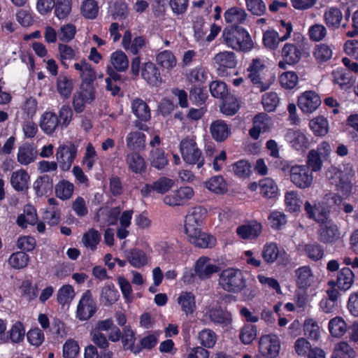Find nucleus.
Listing matches in <instances>:
<instances>
[{"label":"nucleus","instance_id":"nucleus-1","mask_svg":"<svg viewBox=\"0 0 358 358\" xmlns=\"http://www.w3.org/2000/svg\"><path fill=\"white\" fill-rule=\"evenodd\" d=\"M203 220V210L195 208L185 217V230L189 241L195 246L202 248H210L215 244V239L210 235L202 232L201 225Z\"/></svg>","mask_w":358,"mask_h":358},{"label":"nucleus","instance_id":"nucleus-2","mask_svg":"<svg viewBox=\"0 0 358 358\" xmlns=\"http://www.w3.org/2000/svg\"><path fill=\"white\" fill-rule=\"evenodd\" d=\"M277 169L289 177V180L298 188H310L314 182V176L311 170L304 164H292L285 159L274 162Z\"/></svg>","mask_w":358,"mask_h":358},{"label":"nucleus","instance_id":"nucleus-3","mask_svg":"<svg viewBox=\"0 0 358 358\" xmlns=\"http://www.w3.org/2000/svg\"><path fill=\"white\" fill-rule=\"evenodd\" d=\"M222 43L236 51L248 52L253 48V41L248 31L241 26L226 27L222 33Z\"/></svg>","mask_w":358,"mask_h":358},{"label":"nucleus","instance_id":"nucleus-4","mask_svg":"<svg viewBox=\"0 0 358 358\" xmlns=\"http://www.w3.org/2000/svg\"><path fill=\"white\" fill-rule=\"evenodd\" d=\"M304 209L308 217L322 224L320 228V239L323 242H332L334 239L335 231L334 224L329 220V211L324 208L312 206L309 201H306Z\"/></svg>","mask_w":358,"mask_h":358},{"label":"nucleus","instance_id":"nucleus-5","mask_svg":"<svg viewBox=\"0 0 358 358\" xmlns=\"http://www.w3.org/2000/svg\"><path fill=\"white\" fill-rule=\"evenodd\" d=\"M218 285L226 292L238 293L246 287V279L240 269L227 268L220 273Z\"/></svg>","mask_w":358,"mask_h":358},{"label":"nucleus","instance_id":"nucleus-6","mask_svg":"<svg viewBox=\"0 0 358 358\" xmlns=\"http://www.w3.org/2000/svg\"><path fill=\"white\" fill-rule=\"evenodd\" d=\"M265 68L264 61L261 59H253L248 67V78L260 92L267 90L274 80L266 78Z\"/></svg>","mask_w":358,"mask_h":358},{"label":"nucleus","instance_id":"nucleus-7","mask_svg":"<svg viewBox=\"0 0 358 358\" xmlns=\"http://www.w3.org/2000/svg\"><path fill=\"white\" fill-rule=\"evenodd\" d=\"M180 150L183 160L189 164H196L200 169L204 164L201 151L198 148L194 136H187L180 143Z\"/></svg>","mask_w":358,"mask_h":358},{"label":"nucleus","instance_id":"nucleus-8","mask_svg":"<svg viewBox=\"0 0 358 358\" xmlns=\"http://www.w3.org/2000/svg\"><path fill=\"white\" fill-rule=\"evenodd\" d=\"M302 36L298 34L296 43H286L281 49L282 60L278 62L280 69H287V65H294L297 64L301 57V49L299 45V39Z\"/></svg>","mask_w":358,"mask_h":358},{"label":"nucleus","instance_id":"nucleus-9","mask_svg":"<svg viewBox=\"0 0 358 358\" xmlns=\"http://www.w3.org/2000/svg\"><path fill=\"white\" fill-rule=\"evenodd\" d=\"M78 153V146L74 143L60 145L56 151L57 162L63 171L70 170Z\"/></svg>","mask_w":358,"mask_h":358},{"label":"nucleus","instance_id":"nucleus-10","mask_svg":"<svg viewBox=\"0 0 358 358\" xmlns=\"http://www.w3.org/2000/svg\"><path fill=\"white\" fill-rule=\"evenodd\" d=\"M96 311V304L92 293L87 290L81 296L76 310V317L81 321L90 319Z\"/></svg>","mask_w":358,"mask_h":358},{"label":"nucleus","instance_id":"nucleus-11","mask_svg":"<svg viewBox=\"0 0 358 358\" xmlns=\"http://www.w3.org/2000/svg\"><path fill=\"white\" fill-rule=\"evenodd\" d=\"M280 342L275 334L263 335L259 338V350L267 358H275L279 353Z\"/></svg>","mask_w":358,"mask_h":358},{"label":"nucleus","instance_id":"nucleus-12","mask_svg":"<svg viewBox=\"0 0 358 358\" xmlns=\"http://www.w3.org/2000/svg\"><path fill=\"white\" fill-rule=\"evenodd\" d=\"M194 195L192 187L189 186L181 187L172 192L164 198L165 204L170 206H182L192 199Z\"/></svg>","mask_w":358,"mask_h":358},{"label":"nucleus","instance_id":"nucleus-13","mask_svg":"<svg viewBox=\"0 0 358 358\" xmlns=\"http://www.w3.org/2000/svg\"><path fill=\"white\" fill-rule=\"evenodd\" d=\"M95 90L92 85H82L80 91L76 92L73 99V106L76 113L84 110L86 103H91L95 99Z\"/></svg>","mask_w":358,"mask_h":358},{"label":"nucleus","instance_id":"nucleus-14","mask_svg":"<svg viewBox=\"0 0 358 358\" xmlns=\"http://www.w3.org/2000/svg\"><path fill=\"white\" fill-rule=\"evenodd\" d=\"M219 267L208 257H200L195 262L194 273L201 280H206L218 271Z\"/></svg>","mask_w":358,"mask_h":358},{"label":"nucleus","instance_id":"nucleus-15","mask_svg":"<svg viewBox=\"0 0 358 358\" xmlns=\"http://www.w3.org/2000/svg\"><path fill=\"white\" fill-rule=\"evenodd\" d=\"M321 104L320 96L313 91H306L298 98V106L305 113H312Z\"/></svg>","mask_w":358,"mask_h":358},{"label":"nucleus","instance_id":"nucleus-16","mask_svg":"<svg viewBox=\"0 0 358 358\" xmlns=\"http://www.w3.org/2000/svg\"><path fill=\"white\" fill-rule=\"evenodd\" d=\"M248 13L241 7L232 6L227 8L224 13V19L227 24L231 26H239L245 24L248 20Z\"/></svg>","mask_w":358,"mask_h":358},{"label":"nucleus","instance_id":"nucleus-17","mask_svg":"<svg viewBox=\"0 0 358 358\" xmlns=\"http://www.w3.org/2000/svg\"><path fill=\"white\" fill-rule=\"evenodd\" d=\"M122 45L126 51L137 55L145 47V39L143 36H136L133 38L131 32L127 30L122 36Z\"/></svg>","mask_w":358,"mask_h":358},{"label":"nucleus","instance_id":"nucleus-18","mask_svg":"<svg viewBox=\"0 0 358 358\" xmlns=\"http://www.w3.org/2000/svg\"><path fill=\"white\" fill-rule=\"evenodd\" d=\"M214 63L217 66V69L222 73L227 69L235 68L237 64L236 57L234 52L224 50L216 54L213 58Z\"/></svg>","mask_w":358,"mask_h":358},{"label":"nucleus","instance_id":"nucleus-19","mask_svg":"<svg viewBox=\"0 0 358 358\" xmlns=\"http://www.w3.org/2000/svg\"><path fill=\"white\" fill-rule=\"evenodd\" d=\"M285 137L291 146L296 150H303L308 146V139L301 130L289 129Z\"/></svg>","mask_w":358,"mask_h":358},{"label":"nucleus","instance_id":"nucleus-20","mask_svg":"<svg viewBox=\"0 0 358 358\" xmlns=\"http://www.w3.org/2000/svg\"><path fill=\"white\" fill-rule=\"evenodd\" d=\"M59 124L58 116L52 111H45L40 118L39 126L41 130L48 135L52 134Z\"/></svg>","mask_w":358,"mask_h":358},{"label":"nucleus","instance_id":"nucleus-21","mask_svg":"<svg viewBox=\"0 0 358 358\" xmlns=\"http://www.w3.org/2000/svg\"><path fill=\"white\" fill-rule=\"evenodd\" d=\"M74 68L79 72V75L84 84L82 85H92L96 79V71L92 65L85 59H82L79 62L74 64Z\"/></svg>","mask_w":358,"mask_h":358},{"label":"nucleus","instance_id":"nucleus-22","mask_svg":"<svg viewBox=\"0 0 358 358\" xmlns=\"http://www.w3.org/2000/svg\"><path fill=\"white\" fill-rule=\"evenodd\" d=\"M141 76L150 85L158 86L162 83V77L158 68L152 62L144 64Z\"/></svg>","mask_w":358,"mask_h":358},{"label":"nucleus","instance_id":"nucleus-23","mask_svg":"<svg viewBox=\"0 0 358 358\" xmlns=\"http://www.w3.org/2000/svg\"><path fill=\"white\" fill-rule=\"evenodd\" d=\"M37 155L38 152L34 146L25 143L18 148L17 160L20 164L26 166L34 162Z\"/></svg>","mask_w":358,"mask_h":358},{"label":"nucleus","instance_id":"nucleus-24","mask_svg":"<svg viewBox=\"0 0 358 358\" xmlns=\"http://www.w3.org/2000/svg\"><path fill=\"white\" fill-rule=\"evenodd\" d=\"M177 303L186 315L193 314L196 308V298L191 292H182L177 298Z\"/></svg>","mask_w":358,"mask_h":358},{"label":"nucleus","instance_id":"nucleus-25","mask_svg":"<svg viewBox=\"0 0 358 358\" xmlns=\"http://www.w3.org/2000/svg\"><path fill=\"white\" fill-rule=\"evenodd\" d=\"M253 127L250 130V135L254 139H257L260 133L266 131L270 127L271 120L265 113L257 115L253 120Z\"/></svg>","mask_w":358,"mask_h":358},{"label":"nucleus","instance_id":"nucleus-26","mask_svg":"<svg viewBox=\"0 0 358 358\" xmlns=\"http://www.w3.org/2000/svg\"><path fill=\"white\" fill-rule=\"evenodd\" d=\"M126 164L131 172L141 174L145 171L146 164L144 158L138 152H130L126 155Z\"/></svg>","mask_w":358,"mask_h":358},{"label":"nucleus","instance_id":"nucleus-27","mask_svg":"<svg viewBox=\"0 0 358 358\" xmlns=\"http://www.w3.org/2000/svg\"><path fill=\"white\" fill-rule=\"evenodd\" d=\"M210 320L216 324H227L231 320V313L222 309L220 306H212L206 312Z\"/></svg>","mask_w":358,"mask_h":358},{"label":"nucleus","instance_id":"nucleus-28","mask_svg":"<svg viewBox=\"0 0 358 358\" xmlns=\"http://www.w3.org/2000/svg\"><path fill=\"white\" fill-rule=\"evenodd\" d=\"M38 220L35 208L31 205H27L24 208L23 213L17 218V224L22 228H27V226L34 225Z\"/></svg>","mask_w":358,"mask_h":358},{"label":"nucleus","instance_id":"nucleus-29","mask_svg":"<svg viewBox=\"0 0 358 358\" xmlns=\"http://www.w3.org/2000/svg\"><path fill=\"white\" fill-rule=\"evenodd\" d=\"M329 288L327 290V296L323 299L320 303V309L325 313L334 311L336 305V289L334 280L328 282Z\"/></svg>","mask_w":358,"mask_h":358},{"label":"nucleus","instance_id":"nucleus-30","mask_svg":"<svg viewBox=\"0 0 358 358\" xmlns=\"http://www.w3.org/2000/svg\"><path fill=\"white\" fill-rule=\"evenodd\" d=\"M210 130L213 138L220 142L224 141L230 134V128L222 120L213 122Z\"/></svg>","mask_w":358,"mask_h":358},{"label":"nucleus","instance_id":"nucleus-31","mask_svg":"<svg viewBox=\"0 0 358 358\" xmlns=\"http://www.w3.org/2000/svg\"><path fill=\"white\" fill-rule=\"evenodd\" d=\"M132 113L141 121L146 122L151 117L150 110L148 104L141 99H135L131 104Z\"/></svg>","mask_w":358,"mask_h":358},{"label":"nucleus","instance_id":"nucleus-32","mask_svg":"<svg viewBox=\"0 0 358 358\" xmlns=\"http://www.w3.org/2000/svg\"><path fill=\"white\" fill-rule=\"evenodd\" d=\"M110 64L117 71L122 72L129 67V59L127 55L122 50H116L110 54L109 57Z\"/></svg>","mask_w":358,"mask_h":358},{"label":"nucleus","instance_id":"nucleus-33","mask_svg":"<svg viewBox=\"0 0 358 358\" xmlns=\"http://www.w3.org/2000/svg\"><path fill=\"white\" fill-rule=\"evenodd\" d=\"M262 232V225L258 222L243 224L236 229L237 234L243 239H253Z\"/></svg>","mask_w":358,"mask_h":358},{"label":"nucleus","instance_id":"nucleus-34","mask_svg":"<svg viewBox=\"0 0 358 358\" xmlns=\"http://www.w3.org/2000/svg\"><path fill=\"white\" fill-rule=\"evenodd\" d=\"M126 143L129 149L141 151L145 147V135L140 131H131L127 136Z\"/></svg>","mask_w":358,"mask_h":358},{"label":"nucleus","instance_id":"nucleus-35","mask_svg":"<svg viewBox=\"0 0 358 358\" xmlns=\"http://www.w3.org/2000/svg\"><path fill=\"white\" fill-rule=\"evenodd\" d=\"M354 173L352 171V167L351 165L348 164L346 168H345V171L340 174V185L339 188L341 190V196H347L352 190V182L351 178H352Z\"/></svg>","mask_w":358,"mask_h":358},{"label":"nucleus","instance_id":"nucleus-36","mask_svg":"<svg viewBox=\"0 0 358 358\" xmlns=\"http://www.w3.org/2000/svg\"><path fill=\"white\" fill-rule=\"evenodd\" d=\"M73 90V82L70 76L59 75L57 80V91L63 99H68Z\"/></svg>","mask_w":358,"mask_h":358},{"label":"nucleus","instance_id":"nucleus-37","mask_svg":"<svg viewBox=\"0 0 358 358\" xmlns=\"http://www.w3.org/2000/svg\"><path fill=\"white\" fill-rule=\"evenodd\" d=\"M29 176L23 169L18 170L12 173L10 183L13 187L17 191H23L28 188Z\"/></svg>","mask_w":358,"mask_h":358},{"label":"nucleus","instance_id":"nucleus-38","mask_svg":"<svg viewBox=\"0 0 358 358\" xmlns=\"http://www.w3.org/2000/svg\"><path fill=\"white\" fill-rule=\"evenodd\" d=\"M205 187L217 194H224L227 191V184L222 176H215L204 183Z\"/></svg>","mask_w":358,"mask_h":358},{"label":"nucleus","instance_id":"nucleus-39","mask_svg":"<svg viewBox=\"0 0 358 358\" xmlns=\"http://www.w3.org/2000/svg\"><path fill=\"white\" fill-rule=\"evenodd\" d=\"M100 241V233L93 228L86 231L82 237V243L84 247L92 252L96 250Z\"/></svg>","mask_w":358,"mask_h":358},{"label":"nucleus","instance_id":"nucleus-40","mask_svg":"<svg viewBox=\"0 0 358 358\" xmlns=\"http://www.w3.org/2000/svg\"><path fill=\"white\" fill-rule=\"evenodd\" d=\"M127 259L131 266L136 268L143 266L148 262L146 254L137 248L131 249L127 252Z\"/></svg>","mask_w":358,"mask_h":358},{"label":"nucleus","instance_id":"nucleus-41","mask_svg":"<svg viewBox=\"0 0 358 358\" xmlns=\"http://www.w3.org/2000/svg\"><path fill=\"white\" fill-rule=\"evenodd\" d=\"M156 62L162 69L170 71L177 64V59L175 55L169 50H164L159 52L156 57Z\"/></svg>","mask_w":358,"mask_h":358},{"label":"nucleus","instance_id":"nucleus-42","mask_svg":"<svg viewBox=\"0 0 358 358\" xmlns=\"http://www.w3.org/2000/svg\"><path fill=\"white\" fill-rule=\"evenodd\" d=\"M149 160L151 165L157 169H164L169 163L164 151L160 148H152L150 153Z\"/></svg>","mask_w":358,"mask_h":358},{"label":"nucleus","instance_id":"nucleus-43","mask_svg":"<svg viewBox=\"0 0 358 358\" xmlns=\"http://www.w3.org/2000/svg\"><path fill=\"white\" fill-rule=\"evenodd\" d=\"M354 282V274L349 268H343L337 274V288L341 290H348Z\"/></svg>","mask_w":358,"mask_h":358},{"label":"nucleus","instance_id":"nucleus-44","mask_svg":"<svg viewBox=\"0 0 358 358\" xmlns=\"http://www.w3.org/2000/svg\"><path fill=\"white\" fill-rule=\"evenodd\" d=\"M262 41L264 45L270 50H275L278 48L281 41L279 33L273 29L265 31L263 34Z\"/></svg>","mask_w":358,"mask_h":358},{"label":"nucleus","instance_id":"nucleus-45","mask_svg":"<svg viewBox=\"0 0 358 358\" xmlns=\"http://www.w3.org/2000/svg\"><path fill=\"white\" fill-rule=\"evenodd\" d=\"M98 3L95 0H83L80 5V13L86 19L94 20L99 14Z\"/></svg>","mask_w":358,"mask_h":358},{"label":"nucleus","instance_id":"nucleus-46","mask_svg":"<svg viewBox=\"0 0 358 358\" xmlns=\"http://www.w3.org/2000/svg\"><path fill=\"white\" fill-rule=\"evenodd\" d=\"M55 194L62 200L69 199L74 191V185L72 182L66 180H60L55 185Z\"/></svg>","mask_w":358,"mask_h":358},{"label":"nucleus","instance_id":"nucleus-47","mask_svg":"<svg viewBox=\"0 0 358 358\" xmlns=\"http://www.w3.org/2000/svg\"><path fill=\"white\" fill-rule=\"evenodd\" d=\"M29 262V257L24 252H16L13 253L8 259L9 266L14 269L20 270L27 266Z\"/></svg>","mask_w":358,"mask_h":358},{"label":"nucleus","instance_id":"nucleus-48","mask_svg":"<svg viewBox=\"0 0 358 358\" xmlns=\"http://www.w3.org/2000/svg\"><path fill=\"white\" fill-rule=\"evenodd\" d=\"M119 298V294L113 285H105L101 292L100 301L104 306H110L115 303Z\"/></svg>","mask_w":358,"mask_h":358},{"label":"nucleus","instance_id":"nucleus-49","mask_svg":"<svg viewBox=\"0 0 358 358\" xmlns=\"http://www.w3.org/2000/svg\"><path fill=\"white\" fill-rule=\"evenodd\" d=\"M194 38L200 45H204L206 40V34L207 27L202 17H196L193 22Z\"/></svg>","mask_w":358,"mask_h":358},{"label":"nucleus","instance_id":"nucleus-50","mask_svg":"<svg viewBox=\"0 0 358 358\" xmlns=\"http://www.w3.org/2000/svg\"><path fill=\"white\" fill-rule=\"evenodd\" d=\"M296 283L301 288H307L313 281V277L310 268L303 266L296 271Z\"/></svg>","mask_w":358,"mask_h":358},{"label":"nucleus","instance_id":"nucleus-51","mask_svg":"<svg viewBox=\"0 0 358 358\" xmlns=\"http://www.w3.org/2000/svg\"><path fill=\"white\" fill-rule=\"evenodd\" d=\"M309 127L316 136H324L329 131L328 121L322 116H318L311 120Z\"/></svg>","mask_w":358,"mask_h":358},{"label":"nucleus","instance_id":"nucleus-52","mask_svg":"<svg viewBox=\"0 0 358 358\" xmlns=\"http://www.w3.org/2000/svg\"><path fill=\"white\" fill-rule=\"evenodd\" d=\"M57 301L62 306L69 305L75 297V291L70 285H63L57 292Z\"/></svg>","mask_w":358,"mask_h":358},{"label":"nucleus","instance_id":"nucleus-53","mask_svg":"<svg viewBox=\"0 0 358 358\" xmlns=\"http://www.w3.org/2000/svg\"><path fill=\"white\" fill-rule=\"evenodd\" d=\"M58 50L59 60L62 64L67 69L69 66L66 64V60L75 59L78 53V51L66 44H59Z\"/></svg>","mask_w":358,"mask_h":358},{"label":"nucleus","instance_id":"nucleus-54","mask_svg":"<svg viewBox=\"0 0 358 358\" xmlns=\"http://www.w3.org/2000/svg\"><path fill=\"white\" fill-rule=\"evenodd\" d=\"M259 187L261 194L268 198L274 196L278 192V187L275 182L269 178H265L261 180Z\"/></svg>","mask_w":358,"mask_h":358},{"label":"nucleus","instance_id":"nucleus-55","mask_svg":"<svg viewBox=\"0 0 358 358\" xmlns=\"http://www.w3.org/2000/svg\"><path fill=\"white\" fill-rule=\"evenodd\" d=\"M256 336L257 328L255 325L245 324L240 330L239 338L245 345L251 343Z\"/></svg>","mask_w":358,"mask_h":358},{"label":"nucleus","instance_id":"nucleus-56","mask_svg":"<svg viewBox=\"0 0 358 358\" xmlns=\"http://www.w3.org/2000/svg\"><path fill=\"white\" fill-rule=\"evenodd\" d=\"M198 338L202 346L210 348L215 345L217 336L211 329H204L199 332Z\"/></svg>","mask_w":358,"mask_h":358},{"label":"nucleus","instance_id":"nucleus-57","mask_svg":"<svg viewBox=\"0 0 358 358\" xmlns=\"http://www.w3.org/2000/svg\"><path fill=\"white\" fill-rule=\"evenodd\" d=\"M55 14L60 20L65 19L71 13L72 2L69 0H57Z\"/></svg>","mask_w":358,"mask_h":358},{"label":"nucleus","instance_id":"nucleus-58","mask_svg":"<svg viewBox=\"0 0 358 358\" xmlns=\"http://www.w3.org/2000/svg\"><path fill=\"white\" fill-rule=\"evenodd\" d=\"M285 203L289 211H298L301 206V201L297 192L294 190L287 192L285 195Z\"/></svg>","mask_w":358,"mask_h":358},{"label":"nucleus","instance_id":"nucleus-59","mask_svg":"<svg viewBox=\"0 0 358 358\" xmlns=\"http://www.w3.org/2000/svg\"><path fill=\"white\" fill-rule=\"evenodd\" d=\"M304 334L311 340L317 341L320 337V327L313 319L306 320L303 325Z\"/></svg>","mask_w":358,"mask_h":358},{"label":"nucleus","instance_id":"nucleus-60","mask_svg":"<svg viewBox=\"0 0 358 358\" xmlns=\"http://www.w3.org/2000/svg\"><path fill=\"white\" fill-rule=\"evenodd\" d=\"M318 154L314 150H310L307 155L306 166L309 167L312 172H317L321 170L323 162Z\"/></svg>","mask_w":358,"mask_h":358},{"label":"nucleus","instance_id":"nucleus-61","mask_svg":"<svg viewBox=\"0 0 358 358\" xmlns=\"http://www.w3.org/2000/svg\"><path fill=\"white\" fill-rule=\"evenodd\" d=\"M97 159V153L92 143L86 145L85 156L83 159V164L86 166L88 170H92Z\"/></svg>","mask_w":358,"mask_h":358},{"label":"nucleus","instance_id":"nucleus-62","mask_svg":"<svg viewBox=\"0 0 358 358\" xmlns=\"http://www.w3.org/2000/svg\"><path fill=\"white\" fill-rule=\"evenodd\" d=\"M8 333L12 343H18L22 342L25 335V329L23 324L20 322H16L13 324Z\"/></svg>","mask_w":358,"mask_h":358},{"label":"nucleus","instance_id":"nucleus-63","mask_svg":"<svg viewBox=\"0 0 358 358\" xmlns=\"http://www.w3.org/2000/svg\"><path fill=\"white\" fill-rule=\"evenodd\" d=\"M247 10L252 15L261 16L266 12V7L263 0H245Z\"/></svg>","mask_w":358,"mask_h":358},{"label":"nucleus","instance_id":"nucleus-64","mask_svg":"<svg viewBox=\"0 0 358 358\" xmlns=\"http://www.w3.org/2000/svg\"><path fill=\"white\" fill-rule=\"evenodd\" d=\"M80 352L78 342L73 339H68L63 345V355L65 358H76Z\"/></svg>","mask_w":358,"mask_h":358}]
</instances>
